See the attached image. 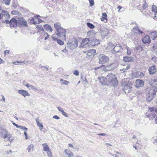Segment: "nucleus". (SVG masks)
Listing matches in <instances>:
<instances>
[{"label": "nucleus", "instance_id": "1", "mask_svg": "<svg viewBox=\"0 0 157 157\" xmlns=\"http://www.w3.org/2000/svg\"><path fill=\"white\" fill-rule=\"evenodd\" d=\"M54 25L56 29L57 32L56 35L63 40H65L66 36L65 34L66 33V31L65 29L61 27L60 24L59 23L55 24Z\"/></svg>", "mask_w": 157, "mask_h": 157}, {"label": "nucleus", "instance_id": "2", "mask_svg": "<svg viewBox=\"0 0 157 157\" xmlns=\"http://www.w3.org/2000/svg\"><path fill=\"white\" fill-rule=\"evenodd\" d=\"M108 85H110L114 86H116L118 84V82L117 77L114 74L109 73L107 75Z\"/></svg>", "mask_w": 157, "mask_h": 157}, {"label": "nucleus", "instance_id": "3", "mask_svg": "<svg viewBox=\"0 0 157 157\" xmlns=\"http://www.w3.org/2000/svg\"><path fill=\"white\" fill-rule=\"evenodd\" d=\"M122 88L125 93H129L132 88V83L129 81L123 79L121 82Z\"/></svg>", "mask_w": 157, "mask_h": 157}, {"label": "nucleus", "instance_id": "4", "mask_svg": "<svg viewBox=\"0 0 157 157\" xmlns=\"http://www.w3.org/2000/svg\"><path fill=\"white\" fill-rule=\"evenodd\" d=\"M0 132L2 133V136L4 139V140L6 141H10L11 135L8 134L7 131L5 128H1L0 129Z\"/></svg>", "mask_w": 157, "mask_h": 157}, {"label": "nucleus", "instance_id": "5", "mask_svg": "<svg viewBox=\"0 0 157 157\" xmlns=\"http://www.w3.org/2000/svg\"><path fill=\"white\" fill-rule=\"evenodd\" d=\"M78 42L76 38L73 37L69 40V48L73 49L77 47L78 46Z\"/></svg>", "mask_w": 157, "mask_h": 157}, {"label": "nucleus", "instance_id": "6", "mask_svg": "<svg viewBox=\"0 0 157 157\" xmlns=\"http://www.w3.org/2000/svg\"><path fill=\"white\" fill-rule=\"evenodd\" d=\"M3 22L6 24H9L10 27L16 28L17 26V21L14 18H12L10 21L9 20H5L3 21Z\"/></svg>", "mask_w": 157, "mask_h": 157}, {"label": "nucleus", "instance_id": "7", "mask_svg": "<svg viewBox=\"0 0 157 157\" xmlns=\"http://www.w3.org/2000/svg\"><path fill=\"white\" fill-rule=\"evenodd\" d=\"M99 62L100 63H105L109 61V58L107 56L103 54L99 56Z\"/></svg>", "mask_w": 157, "mask_h": 157}, {"label": "nucleus", "instance_id": "8", "mask_svg": "<svg viewBox=\"0 0 157 157\" xmlns=\"http://www.w3.org/2000/svg\"><path fill=\"white\" fill-rule=\"evenodd\" d=\"M2 12L0 13V19L2 18H3V21L5 20H8L10 17V16L9 13L6 11H4L2 9Z\"/></svg>", "mask_w": 157, "mask_h": 157}, {"label": "nucleus", "instance_id": "9", "mask_svg": "<svg viewBox=\"0 0 157 157\" xmlns=\"http://www.w3.org/2000/svg\"><path fill=\"white\" fill-rule=\"evenodd\" d=\"M44 150L46 151L49 157H52L51 149L46 143H44L42 144Z\"/></svg>", "mask_w": 157, "mask_h": 157}, {"label": "nucleus", "instance_id": "10", "mask_svg": "<svg viewBox=\"0 0 157 157\" xmlns=\"http://www.w3.org/2000/svg\"><path fill=\"white\" fill-rule=\"evenodd\" d=\"M17 25L19 26H26L27 25V22L23 18H18L17 21Z\"/></svg>", "mask_w": 157, "mask_h": 157}, {"label": "nucleus", "instance_id": "11", "mask_svg": "<svg viewBox=\"0 0 157 157\" xmlns=\"http://www.w3.org/2000/svg\"><path fill=\"white\" fill-rule=\"evenodd\" d=\"M123 51V48L121 45H116L112 50V52L113 53H117L119 52H121Z\"/></svg>", "mask_w": 157, "mask_h": 157}, {"label": "nucleus", "instance_id": "12", "mask_svg": "<svg viewBox=\"0 0 157 157\" xmlns=\"http://www.w3.org/2000/svg\"><path fill=\"white\" fill-rule=\"evenodd\" d=\"M90 41V39L89 38H86L83 39L79 47L86 48L87 45L89 44V43ZM87 46L88 45H87Z\"/></svg>", "mask_w": 157, "mask_h": 157}, {"label": "nucleus", "instance_id": "13", "mask_svg": "<svg viewBox=\"0 0 157 157\" xmlns=\"http://www.w3.org/2000/svg\"><path fill=\"white\" fill-rule=\"evenodd\" d=\"M157 92V87L155 86H152L149 88L148 92L147 93L150 94L155 96Z\"/></svg>", "mask_w": 157, "mask_h": 157}, {"label": "nucleus", "instance_id": "14", "mask_svg": "<svg viewBox=\"0 0 157 157\" xmlns=\"http://www.w3.org/2000/svg\"><path fill=\"white\" fill-rule=\"evenodd\" d=\"M100 83L102 85H108V81L107 79V76L106 77L103 76H101L98 78Z\"/></svg>", "mask_w": 157, "mask_h": 157}, {"label": "nucleus", "instance_id": "15", "mask_svg": "<svg viewBox=\"0 0 157 157\" xmlns=\"http://www.w3.org/2000/svg\"><path fill=\"white\" fill-rule=\"evenodd\" d=\"M135 86L136 88L142 87L144 86V81L140 79H137L135 82Z\"/></svg>", "mask_w": 157, "mask_h": 157}, {"label": "nucleus", "instance_id": "16", "mask_svg": "<svg viewBox=\"0 0 157 157\" xmlns=\"http://www.w3.org/2000/svg\"><path fill=\"white\" fill-rule=\"evenodd\" d=\"M42 20L41 19H38L36 17H32L31 19L30 23L33 24H38L41 22Z\"/></svg>", "mask_w": 157, "mask_h": 157}, {"label": "nucleus", "instance_id": "17", "mask_svg": "<svg viewBox=\"0 0 157 157\" xmlns=\"http://www.w3.org/2000/svg\"><path fill=\"white\" fill-rule=\"evenodd\" d=\"M90 44L92 46L95 45L99 44L100 41L99 40H97L95 38H93L90 40Z\"/></svg>", "mask_w": 157, "mask_h": 157}, {"label": "nucleus", "instance_id": "18", "mask_svg": "<svg viewBox=\"0 0 157 157\" xmlns=\"http://www.w3.org/2000/svg\"><path fill=\"white\" fill-rule=\"evenodd\" d=\"M156 71L157 69L155 65L150 67L148 69L149 73L150 75L154 74L156 72Z\"/></svg>", "mask_w": 157, "mask_h": 157}, {"label": "nucleus", "instance_id": "19", "mask_svg": "<svg viewBox=\"0 0 157 157\" xmlns=\"http://www.w3.org/2000/svg\"><path fill=\"white\" fill-rule=\"evenodd\" d=\"M18 93L21 94L24 98L26 96H30V94L27 91L23 90H18Z\"/></svg>", "mask_w": 157, "mask_h": 157}, {"label": "nucleus", "instance_id": "20", "mask_svg": "<svg viewBox=\"0 0 157 157\" xmlns=\"http://www.w3.org/2000/svg\"><path fill=\"white\" fill-rule=\"evenodd\" d=\"M40 36L41 38H44V40H46L47 39L49 36V34L47 33L44 31H43L40 33Z\"/></svg>", "mask_w": 157, "mask_h": 157}, {"label": "nucleus", "instance_id": "21", "mask_svg": "<svg viewBox=\"0 0 157 157\" xmlns=\"http://www.w3.org/2000/svg\"><path fill=\"white\" fill-rule=\"evenodd\" d=\"M96 33L93 30L89 31L87 33V36L89 37L91 40L92 38H95L94 36Z\"/></svg>", "mask_w": 157, "mask_h": 157}, {"label": "nucleus", "instance_id": "22", "mask_svg": "<svg viewBox=\"0 0 157 157\" xmlns=\"http://www.w3.org/2000/svg\"><path fill=\"white\" fill-rule=\"evenodd\" d=\"M154 108L153 107H149V110L148 111V112H152L151 114L152 116V117L151 118H150V117L149 116L147 115V116L151 120H152L153 119V118L155 117L156 115L155 114V113H154Z\"/></svg>", "mask_w": 157, "mask_h": 157}, {"label": "nucleus", "instance_id": "23", "mask_svg": "<svg viewBox=\"0 0 157 157\" xmlns=\"http://www.w3.org/2000/svg\"><path fill=\"white\" fill-rule=\"evenodd\" d=\"M123 60L124 61L126 62H133V58L132 57L124 56L123 57Z\"/></svg>", "mask_w": 157, "mask_h": 157}, {"label": "nucleus", "instance_id": "24", "mask_svg": "<svg viewBox=\"0 0 157 157\" xmlns=\"http://www.w3.org/2000/svg\"><path fill=\"white\" fill-rule=\"evenodd\" d=\"M142 41L144 44H149L151 42L150 37L148 35L146 36L142 39Z\"/></svg>", "mask_w": 157, "mask_h": 157}, {"label": "nucleus", "instance_id": "25", "mask_svg": "<svg viewBox=\"0 0 157 157\" xmlns=\"http://www.w3.org/2000/svg\"><path fill=\"white\" fill-rule=\"evenodd\" d=\"M146 95V100L149 102L151 101L155 96L154 95L150 94L147 93Z\"/></svg>", "mask_w": 157, "mask_h": 157}, {"label": "nucleus", "instance_id": "26", "mask_svg": "<svg viewBox=\"0 0 157 157\" xmlns=\"http://www.w3.org/2000/svg\"><path fill=\"white\" fill-rule=\"evenodd\" d=\"M29 61H16L13 62V63L15 65H21L25 64H28L29 63Z\"/></svg>", "mask_w": 157, "mask_h": 157}, {"label": "nucleus", "instance_id": "27", "mask_svg": "<svg viewBox=\"0 0 157 157\" xmlns=\"http://www.w3.org/2000/svg\"><path fill=\"white\" fill-rule=\"evenodd\" d=\"M150 36L152 39L154 40L157 37V32L156 31L151 32Z\"/></svg>", "mask_w": 157, "mask_h": 157}, {"label": "nucleus", "instance_id": "28", "mask_svg": "<svg viewBox=\"0 0 157 157\" xmlns=\"http://www.w3.org/2000/svg\"><path fill=\"white\" fill-rule=\"evenodd\" d=\"M144 74L140 71L136 72L135 73V76L136 78H141L144 76Z\"/></svg>", "mask_w": 157, "mask_h": 157}, {"label": "nucleus", "instance_id": "29", "mask_svg": "<svg viewBox=\"0 0 157 157\" xmlns=\"http://www.w3.org/2000/svg\"><path fill=\"white\" fill-rule=\"evenodd\" d=\"M44 27L48 31H50V32H51L53 30L51 27L48 24L44 25Z\"/></svg>", "mask_w": 157, "mask_h": 157}, {"label": "nucleus", "instance_id": "30", "mask_svg": "<svg viewBox=\"0 0 157 157\" xmlns=\"http://www.w3.org/2000/svg\"><path fill=\"white\" fill-rule=\"evenodd\" d=\"M39 119L37 118L36 119V121L37 125L39 127L40 131H41L43 128V125L41 123H40L39 122Z\"/></svg>", "mask_w": 157, "mask_h": 157}, {"label": "nucleus", "instance_id": "31", "mask_svg": "<svg viewBox=\"0 0 157 157\" xmlns=\"http://www.w3.org/2000/svg\"><path fill=\"white\" fill-rule=\"evenodd\" d=\"M25 86L29 88H30L33 90H37V89L34 86L30 85L29 84L27 83L25 85Z\"/></svg>", "mask_w": 157, "mask_h": 157}, {"label": "nucleus", "instance_id": "32", "mask_svg": "<svg viewBox=\"0 0 157 157\" xmlns=\"http://www.w3.org/2000/svg\"><path fill=\"white\" fill-rule=\"evenodd\" d=\"M135 50L137 51L141 52L143 51V47L140 44H138V45L135 47Z\"/></svg>", "mask_w": 157, "mask_h": 157}, {"label": "nucleus", "instance_id": "33", "mask_svg": "<svg viewBox=\"0 0 157 157\" xmlns=\"http://www.w3.org/2000/svg\"><path fill=\"white\" fill-rule=\"evenodd\" d=\"M33 144H31L28 146L27 149V150L29 152L33 151Z\"/></svg>", "mask_w": 157, "mask_h": 157}, {"label": "nucleus", "instance_id": "34", "mask_svg": "<svg viewBox=\"0 0 157 157\" xmlns=\"http://www.w3.org/2000/svg\"><path fill=\"white\" fill-rule=\"evenodd\" d=\"M95 50L94 49H90L88 51L87 55L88 56H91L95 52Z\"/></svg>", "mask_w": 157, "mask_h": 157}, {"label": "nucleus", "instance_id": "35", "mask_svg": "<svg viewBox=\"0 0 157 157\" xmlns=\"http://www.w3.org/2000/svg\"><path fill=\"white\" fill-rule=\"evenodd\" d=\"M36 28L38 29V32H42L43 31H44V29H43L41 25H36Z\"/></svg>", "mask_w": 157, "mask_h": 157}, {"label": "nucleus", "instance_id": "36", "mask_svg": "<svg viewBox=\"0 0 157 157\" xmlns=\"http://www.w3.org/2000/svg\"><path fill=\"white\" fill-rule=\"evenodd\" d=\"M60 80L61 81V83L62 84H66L67 85L69 83V82L66 80H63L62 79H61Z\"/></svg>", "mask_w": 157, "mask_h": 157}, {"label": "nucleus", "instance_id": "37", "mask_svg": "<svg viewBox=\"0 0 157 157\" xmlns=\"http://www.w3.org/2000/svg\"><path fill=\"white\" fill-rule=\"evenodd\" d=\"M86 24L87 26L91 29H93L95 27L94 26L90 23L87 22Z\"/></svg>", "mask_w": 157, "mask_h": 157}, {"label": "nucleus", "instance_id": "38", "mask_svg": "<svg viewBox=\"0 0 157 157\" xmlns=\"http://www.w3.org/2000/svg\"><path fill=\"white\" fill-rule=\"evenodd\" d=\"M69 49V47L68 46L67 47H66L64 49L62 50V51L64 53H66L67 54L68 52V50Z\"/></svg>", "mask_w": 157, "mask_h": 157}, {"label": "nucleus", "instance_id": "39", "mask_svg": "<svg viewBox=\"0 0 157 157\" xmlns=\"http://www.w3.org/2000/svg\"><path fill=\"white\" fill-rule=\"evenodd\" d=\"M11 0H3V2L6 5H9L10 4V3Z\"/></svg>", "mask_w": 157, "mask_h": 157}, {"label": "nucleus", "instance_id": "40", "mask_svg": "<svg viewBox=\"0 0 157 157\" xmlns=\"http://www.w3.org/2000/svg\"><path fill=\"white\" fill-rule=\"evenodd\" d=\"M56 41L60 45H63L64 44L63 41L59 39L57 40Z\"/></svg>", "mask_w": 157, "mask_h": 157}, {"label": "nucleus", "instance_id": "41", "mask_svg": "<svg viewBox=\"0 0 157 157\" xmlns=\"http://www.w3.org/2000/svg\"><path fill=\"white\" fill-rule=\"evenodd\" d=\"M137 29V32L139 33L140 34H142L143 33V31H141L140 29H138L137 26H135L133 27V30H134V29Z\"/></svg>", "mask_w": 157, "mask_h": 157}, {"label": "nucleus", "instance_id": "42", "mask_svg": "<svg viewBox=\"0 0 157 157\" xmlns=\"http://www.w3.org/2000/svg\"><path fill=\"white\" fill-rule=\"evenodd\" d=\"M151 59L154 62L157 63V57L156 56L152 57Z\"/></svg>", "mask_w": 157, "mask_h": 157}, {"label": "nucleus", "instance_id": "43", "mask_svg": "<svg viewBox=\"0 0 157 157\" xmlns=\"http://www.w3.org/2000/svg\"><path fill=\"white\" fill-rule=\"evenodd\" d=\"M101 19V21H104L105 22H106L107 21V18L106 17L102 16Z\"/></svg>", "mask_w": 157, "mask_h": 157}, {"label": "nucleus", "instance_id": "44", "mask_svg": "<svg viewBox=\"0 0 157 157\" xmlns=\"http://www.w3.org/2000/svg\"><path fill=\"white\" fill-rule=\"evenodd\" d=\"M89 2L90 6H92L94 5V0H88Z\"/></svg>", "mask_w": 157, "mask_h": 157}, {"label": "nucleus", "instance_id": "45", "mask_svg": "<svg viewBox=\"0 0 157 157\" xmlns=\"http://www.w3.org/2000/svg\"><path fill=\"white\" fill-rule=\"evenodd\" d=\"M18 128H20L21 129L24 130L26 131L28 130V128H27L22 126H19Z\"/></svg>", "mask_w": 157, "mask_h": 157}, {"label": "nucleus", "instance_id": "46", "mask_svg": "<svg viewBox=\"0 0 157 157\" xmlns=\"http://www.w3.org/2000/svg\"><path fill=\"white\" fill-rule=\"evenodd\" d=\"M157 10V7L154 5H153L152 6V11L153 12H154L155 10Z\"/></svg>", "mask_w": 157, "mask_h": 157}, {"label": "nucleus", "instance_id": "47", "mask_svg": "<svg viewBox=\"0 0 157 157\" xmlns=\"http://www.w3.org/2000/svg\"><path fill=\"white\" fill-rule=\"evenodd\" d=\"M153 81L152 84L153 85H155L157 86V78L154 79Z\"/></svg>", "mask_w": 157, "mask_h": 157}, {"label": "nucleus", "instance_id": "48", "mask_svg": "<svg viewBox=\"0 0 157 157\" xmlns=\"http://www.w3.org/2000/svg\"><path fill=\"white\" fill-rule=\"evenodd\" d=\"M56 35L55 34H54L52 36V39L55 41H56L57 40H58V38L56 37Z\"/></svg>", "mask_w": 157, "mask_h": 157}, {"label": "nucleus", "instance_id": "49", "mask_svg": "<svg viewBox=\"0 0 157 157\" xmlns=\"http://www.w3.org/2000/svg\"><path fill=\"white\" fill-rule=\"evenodd\" d=\"M73 73L76 76H78L79 75V72L78 70H75L73 71Z\"/></svg>", "mask_w": 157, "mask_h": 157}, {"label": "nucleus", "instance_id": "50", "mask_svg": "<svg viewBox=\"0 0 157 157\" xmlns=\"http://www.w3.org/2000/svg\"><path fill=\"white\" fill-rule=\"evenodd\" d=\"M127 54L128 55H130L131 54V50L129 49V48L128 47H127Z\"/></svg>", "mask_w": 157, "mask_h": 157}, {"label": "nucleus", "instance_id": "51", "mask_svg": "<svg viewBox=\"0 0 157 157\" xmlns=\"http://www.w3.org/2000/svg\"><path fill=\"white\" fill-rule=\"evenodd\" d=\"M110 67H112V68L111 69V70H113L115 69V64L113 63L111 64L110 66Z\"/></svg>", "mask_w": 157, "mask_h": 157}, {"label": "nucleus", "instance_id": "52", "mask_svg": "<svg viewBox=\"0 0 157 157\" xmlns=\"http://www.w3.org/2000/svg\"><path fill=\"white\" fill-rule=\"evenodd\" d=\"M147 3H144L143 6V8L144 10H145L147 7Z\"/></svg>", "mask_w": 157, "mask_h": 157}, {"label": "nucleus", "instance_id": "53", "mask_svg": "<svg viewBox=\"0 0 157 157\" xmlns=\"http://www.w3.org/2000/svg\"><path fill=\"white\" fill-rule=\"evenodd\" d=\"M130 67V65H128L126 67V68L125 69H123L122 70H121V71H124L125 70H128L129 69V67Z\"/></svg>", "mask_w": 157, "mask_h": 157}, {"label": "nucleus", "instance_id": "54", "mask_svg": "<svg viewBox=\"0 0 157 157\" xmlns=\"http://www.w3.org/2000/svg\"><path fill=\"white\" fill-rule=\"evenodd\" d=\"M97 135H98L102 136H108V135L107 134H106L104 133H99V134H98Z\"/></svg>", "mask_w": 157, "mask_h": 157}, {"label": "nucleus", "instance_id": "55", "mask_svg": "<svg viewBox=\"0 0 157 157\" xmlns=\"http://www.w3.org/2000/svg\"><path fill=\"white\" fill-rule=\"evenodd\" d=\"M26 131H25L24 132V134L25 135V139L27 140L28 138V137L27 136V132H26Z\"/></svg>", "mask_w": 157, "mask_h": 157}, {"label": "nucleus", "instance_id": "56", "mask_svg": "<svg viewBox=\"0 0 157 157\" xmlns=\"http://www.w3.org/2000/svg\"><path fill=\"white\" fill-rule=\"evenodd\" d=\"M11 13L13 14L16 15L18 14V12L17 11H13Z\"/></svg>", "mask_w": 157, "mask_h": 157}, {"label": "nucleus", "instance_id": "57", "mask_svg": "<svg viewBox=\"0 0 157 157\" xmlns=\"http://www.w3.org/2000/svg\"><path fill=\"white\" fill-rule=\"evenodd\" d=\"M57 108H58V109L59 110V111H60L61 112V113H62L63 111H64L63 109L60 107H57Z\"/></svg>", "mask_w": 157, "mask_h": 157}, {"label": "nucleus", "instance_id": "58", "mask_svg": "<svg viewBox=\"0 0 157 157\" xmlns=\"http://www.w3.org/2000/svg\"><path fill=\"white\" fill-rule=\"evenodd\" d=\"M62 114L65 117H68L67 114L64 111L62 113Z\"/></svg>", "mask_w": 157, "mask_h": 157}, {"label": "nucleus", "instance_id": "59", "mask_svg": "<svg viewBox=\"0 0 157 157\" xmlns=\"http://www.w3.org/2000/svg\"><path fill=\"white\" fill-rule=\"evenodd\" d=\"M53 118L56 119H60L59 117L57 115H55L53 117Z\"/></svg>", "mask_w": 157, "mask_h": 157}, {"label": "nucleus", "instance_id": "60", "mask_svg": "<svg viewBox=\"0 0 157 157\" xmlns=\"http://www.w3.org/2000/svg\"><path fill=\"white\" fill-rule=\"evenodd\" d=\"M69 157L73 156H74L73 153L70 150H69Z\"/></svg>", "mask_w": 157, "mask_h": 157}, {"label": "nucleus", "instance_id": "61", "mask_svg": "<svg viewBox=\"0 0 157 157\" xmlns=\"http://www.w3.org/2000/svg\"><path fill=\"white\" fill-rule=\"evenodd\" d=\"M4 53L5 55L6 54H9L10 53V51L9 50H5L4 51Z\"/></svg>", "mask_w": 157, "mask_h": 157}, {"label": "nucleus", "instance_id": "62", "mask_svg": "<svg viewBox=\"0 0 157 157\" xmlns=\"http://www.w3.org/2000/svg\"><path fill=\"white\" fill-rule=\"evenodd\" d=\"M64 152L66 155H69V151L68 150H65L64 151Z\"/></svg>", "mask_w": 157, "mask_h": 157}, {"label": "nucleus", "instance_id": "63", "mask_svg": "<svg viewBox=\"0 0 157 157\" xmlns=\"http://www.w3.org/2000/svg\"><path fill=\"white\" fill-rule=\"evenodd\" d=\"M132 31L133 33H137V29H134V30H133V29H132Z\"/></svg>", "mask_w": 157, "mask_h": 157}, {"label": "nucleus", "instance_id": "64", "mask_svg": "<svg viewBox=\"0 0 157 157\" xmlns=\"http://www.w3.org/2000/svg\"><path fill=\"white\" fill-rule=\"evenodd\" d=\"M102 16H103V17H107V15L105 13H103L102 14Z\"/></svg>", "mask_w": 157, "mask_h": 157}]
</instances>
